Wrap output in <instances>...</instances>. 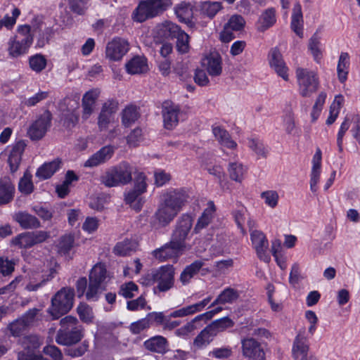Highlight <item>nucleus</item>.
Returning <instances> with one entry per match:
<instances>
[{"label":"nucleus","mask_w":360,"mask_h":360,"mask_svg":"<svg viewBox=\"0 0 360 360\" xmlns=\"http://www.w3.org/2000/svg\"><path fill=\"white\" fill-rule=\"evenodd\" d=\"M15 193V186L8 178L0 179V205H5L10 202Z\"/></svg>","instance_id":"31"},{"label":"nucleus","mask_w":360,"mask_h":360,"mask_svg":"<svg viewBox=\"0 0 360 360\" xmlns=\"http://www.w3.org/2000/svg\"><path fill=\"white\" fill-rule=\"evenodd\" d=\"M203 319V315H198L187 322L185 325L175 330V335L181 338L186 339L193 335L197 329L196 323Z\"/></svg>","instance_id":"40"},{"label":"nucleus","mask_w":360,"mask_h":360,"mask_svg":"<svg viewBox=\"0 0 360 360\" xmlns=\"http://www.w3.org/2000/svg\"><path fill=\"white\" fill-rule=\"evenodd\" d=\"M291 28L297 36L301 38L303 37V17L302 7L299 3L295 4L293 7Z\"/></svg>","instance_id":"34"},{"label":"nucleus","mask_w":360,"mask_h":360,"mask_svg":"<svg viewBox=\"0 0 360 360\" xmlns=\"http://www.w3.org/2000/svg\"><path fill=\"white\" fill-rule=\"evenodd\" d=\"M75 243L74 236L66 234L63 236L59 242L58 248L60 252L68 253L73 247Z\"/></svg>","instance_id":"64"},{"label":"nucleus","mask_w":360,"mask_h":360,"mask_svg":"<svg viewBox=\"0 0 360 360\" xmlns=\"http://www.w3.org/2000/svg\"><path fill=\"white\" fill-rule=\"evenodd\" d=\"M129 50V44L127 39L115 37L107 44L105 57L110 60L117 61L121 60Z\"/></svg>","instance_id":"8"},{"label":"nucleus","mask_w":360,"mask_h":360,"mask_svg":"<svg viewBox=\"0 0 360 360\" xmlns=\"http://www.w3.org/2000/svg\"><path fill=\"white\" fill-rule=\"evenodd\" d=\"M155 15H157V13L147 0L146 1L141 3L134 11L133 19L135 21L141 22Z\"/></svg>","instance_id":"33"},{"label":"nucleus","mask_w":360,"mask_h":360,"mask_svg":"<svg viewBox=\"0 0 360 360\" xmlns=\"http://www.w3.org/2000/svg\"><path fill=\"white\" fill-rule=\"evenodd\" d=\"M141 195L142 193L131 189L124 193V201L134 210L140 211L145 202Z\"/></svg>","instance_id":"38"},{"label":"nucleus","mask_w":360,"mask_h":360,"mask_svg":"<svg viewBox=\"0 0 360 360\" xmlns=\"http://www.w3.org/2000/svg\"><path fill=\"white\" fill-rule=\"evenodd\" d=\"M184 250L183 245L176 243V241L171 240L169 243L153 250L152 255L158 261L164 262L169 259H176Z\"/></svg>","instance_id":"10"},{"label":"nucleus","mask_w":360,"mask_h":360,"mask_svg":"<svg viewBox=\"0 0 360 360\" xmlns=\"http://www.w3.org/2000/svg\"><path fill=\"white\" fill-rule=\"evenodd\" d=\"M344 102L345 98L342 95L338 94L335 96L334 101L330 106L329 116L326 120L327 124L330 125L336 120Z\"/></svg>","instance_id":"45"},{"label":"nucleus","mask_w":360,"mask_h":360,"mask_svg":"<svg viewBox=\"0 0 360 360\" xmlns=\"http://www.w3.org/2000/svg\"><path fill=\"white\" fill-rule=\"evenodd\" d=\"M127 72L131 75L146 72L148 70L147 59L145 57L136 56L125 64Z\"/></svg>","instance_id":"29"},{"label":"nucleus","mask_w":360,"mask_h":360,"mask_svg":"<svg viewBox=\"0 0 360 360\" xmlns=\"http://www.w3.org/2000/svg\"><path fill=\"white\" fill-rule=\"evenodd\" d=\"M18 342L24 350L34 352L42 344V340L36 335H29L20 338Z\"/></svg>","instance_id":"46"},{"label":"nucleus","mask_w":360,"mask_h":360,"mask_svg":"<svg viewBox=\"0 0 360 360\" xmlns=\"http://www.w3.org/2000/svg\"><path fill=\"white\" fill-rule=\"evenodd\" d=\"M216 336L214 330L209 325L206 326L195 338L193 340V347L196 349H202L207 346Z\"/></svg>","instance_id":"32"},{"label":"nucleus","mask_w":360,"mask_h":360,"mask_svg":"<svg viewBox=\"0 0 360 360\" xmlns=\"http://www.w3.org/2000/svg\"><path fill=\"white\" fill-rule=\"evenodd\" d=\"M228 172L231 179L240 183L244 179L247 168L242 163L234 162L229 165Z\"/></svg>","instance_id":"43"},{"label":"nucleus","mask_w":360,"mask_h":360,"mask_svg":"<svg viewBox=\"0 0 360 360\" xmlns=\"http://www.w3.org/2000/svg\"><path fill=\"white\" fill-rule=\"evenodd\" d=\"M77 314L80 319L86 323H90L94 320L92 309L85 303H80L77 308Z\"/></svg>","instance_id":"58"},{"label":"nucleus","mask_w":360,"mask_h":360,"mask_svg":"<svg viewBox=\"0 0 360 360\" xmlns=\"http://www.w3.org/2000/svg\"><path fill=\"white\" fill-rule=\"evenodd\" d=\"M215 211L216 207L214 202L209 201L207 204V207L204 210L197 221L194 228V232L198 233L200 230L208 226L214 217Z\"/></svg>","instance_id":"30"},{"label":"nucleus","mask_w":360,"mask_h":360,"mask_svg":"<svg viewBox=\"0 0 360 360\" xmlns=\"http://www.w3.org/2000/svg\"><path fill=\"white\" fill-rule=\"evenodd\" d=\"M176 49L181 53H186L189 50L188 35L184 31L179 32L176 37Z\"/></svg>","instance_id":"63"},{"label":"nucleus","mask_w":360,"mask_h":360,"mask_svg":"<svg viewBox=\"0 0 360 360\" xmlns=\"http://www.w3.org/2000/svg\"><path fill=\"white\" fill-rule=\"evenodd\" d=\"M202 266L203 262L200 260H196L191 264L187 266L181 274V282L184 285L188 284L191 278L198 274Z\"/></svg>","instance_id":"42"},{"label":"nucleus","mask_w":360,"mask_h":360,"mask_svg":"<svg viewBox=\"0 0 360 360\" xmlns=\"http://www.w3.org/2000/svg\"><path fill=\"white\" fill-rule=\"evenodd\" d=\"M100 94L98 89H93L86 92L82 97V118L88 119L93 113L95 103Z\"/></svg>","instance_id":"23"},{"label":"nucleus","mask_w":360,"mask_h":360,"mask_svg":"<svg viewBox=\"0 0 360 360\" xmlns=\"http://www.w3.org/2000/svg\"><path fill=\"white\" fill-rule=\"evenodd\" d=\"M309 350L307 338L304 334L298 333L295 338L292 353L295 360H305Z\"/></svg>","instance_id":"24"},{"label":"nucleus","mask_w":360,"mask_h":360,"mask_svg":"<svg viewBox=\"0 0 360 360\" xmlns=\"http://www.w3.org/2000/svg\"><path fill=\"white\" fill-rule=\"evenodd\" d=\"M115 149L111 146H106L93 154L84 163L85 167H94L105 162L110 160L114 153Z\"/></svg>","instance_id":"21"},{"label":"nucleus","mask_w":360,"mask_h":360,"mask_svg":"<svg viewBox=\"0 0 360 360\" xmlns=\"http://www.w3.org/2000/svg\"><path fill=\"white\" fill-rule=\"evenodd\" d=\"M188 191L174 188L162 195L158 208L151 219V226L155 229L166 227L176 218L183 207L188 202Z\"/></svg>","instance_id":"1"},{"label":"nucleus","mask_w":360,"mask_h":360,"mask_svg":"<svg viewBox=\"0 0 360 360\" xmlns=\"http://www.w3.org/2000/svg\"><path fill=\"white\" fill-rule=\"evenodd\" d=\"M242 354L250 360H265V352L259 342L252 338H244L241 341Z\"/></svg>","instance_id":"13"},{"label":"nucleus","mask_w":360,"mask_h":360,"mask_svg":"<svg viewBox=\"0 0 360 360\" xmlns=\"http://www.w3.org/2000/svg\"><path fill=\"white\" fill-rule=\"evenodd\" d=\"M138 246L136 241L133 240H124L117 243L113 249L115 255L119 256H125L131 252L134 251Z\"/></svg>","instance_id":"48"},{"label":"nucleus","mask_w":360,"mask_h":360,"mask_svg":"<svg viewBox=\"0 0 360 360\" xmlns=\"http://www.w3.org/2000/svg\"><path fill=\"white\" fill-rule=\"evenodd\" d=\"M180 110L179 105L171 101L163 103L162 113L165 128L171 130L177 126L179 121Z\"/></svg>","instance_id":"14"},{"label":"nucleus","mask_w":360,"mask_h":360,"mask_svg":"<svg viewBox=\"0 0 360 360\" xmlns=\"http://www.w3.org/2000/svg\"><path fill=\"white\" fill-rule=\"evenodd\" d=\"M82 329L75 328L70 330L68 332L58 331L56 342L60 345H69L75 344L82 338Z\"/></svg>","instance_id":"27"},{"label":"nucleus","mask_w":360,"mask_h":360,"mask_svg":"<svg viewBox=\"0 0 360 360\" xmlns=\"http://www.w3.org/2000/svg\"><path fill=\"white\" fill-rule=\"evenodd\" d=\"M201 65L211 77L219 76L222 72V59L217 52L205 55L201 59Z\"/></svg>","instance_id":"17"},{"label":"nucleus","mask_w":360,"mask_h":360,"mask_svg":"<svg viewBox=\"0 0 360 360\" xmlns=\"http://www.w3.org/2000/svg\"><path fill=\"white\" fill-rule=\"evenodd\" d=\"M261 199L264 201L265 205L270 208H275L279 200V195L276 191L268 190L261 193Z\"/></svg>","instance_id":"55"},{"label":"nucleus","mask_w":360,"mask_h":360,"mask_svg":"<svg viewBox=\"0 0 360 360\" xmlns=\"http://www.w3.org/2000/svg\"><path fill=\"white\" fill-rule=\"evenodd\" d=\"M133 167L127 162L110 167L101 176V181L107 187L129 184L132 181Z\"/></svg>","instance_id":"3"},{"label":"nucleus","mask_w":360,"mask_h":360,"mask_svg":"<svg viewBox=\"0 0 360 360\" xmlns=\"http://www.w3.org/2000/svg\"><path fill=\"white\" fill-rule=\"evenodd\" d=\"M250 238L258 257L266 263L269 262L271 257L268 254L269 242L265 235L260 231L255 230L251 232Z\"/></svg>","instance_id":"15"},{"label":"nucleus","mask_w":360,"mask_h":360,"mask_svg":"<svg viewBox=\"0 0 360 360\" xmlns=\"http://www.w3.org/2000/svg\"><path fill=\"white\" fill-rule=\"evenodd\" d=\"M212 133L215 139L219 144L226 148L235 149L237 143L231 139L229 132L220 126H213Z\"/></svg>","instance_id":"28"},{"label":"nucleus","mask_w":360,"mask_h":360,"mask_svg":"<svg viewBox=\"0 0 360 360\" xmlns=\"http://www.w3.org/2000/svg\"><path fill=\"white\" fill-rule=\"evenodd\" d=\"M174 269L172 265L162 266L154 271L155 283L160 291L169 290L174 284Z\"/></svg>","instance_id":"11"},{"label":"nucleus","mask_w":360,"mask_h":360,"mask_svg":"<svg viewBox=\"0 0 360 360\" xmlns=\"http://www.w3.org/2000/svg\"><path fill=\"white\" fill-rule=\"evenodd\" d=\"M211 300V297H207L198 303L182 307L184 316L201 311L210 303Z\"/></svg>","instance_id":"56"},{"label":"nucleus","mask_w":360,"mask_h":360,"mask_svg":"<svg viewBox=\"0 0 360 360\" xmlns=\"http://www.w3.org/2000/svg\"><path fill=\"white\" fill-rule=\"evenodd\" d=\"M29 65L32 70L39 73L46 68L47 60L43 55L35 54L30 57Z\"/></svg>","instance_id":"53"},{"label":"nucleus","mask_w":360,"mask_h":360,"mask_svg":"<svg viewBox=\"0 0 360 360\" xmlns=\"http://www.w3.org/2000/svg\"><path fill=\"white\" fill-rule=\"evenodd\" d=\"M117 109L118 103L116 101L110 100L104 103L98 120V125L101 130L107 129L109 124L114 121Z\"/></svg>","instance_id":"18"},{"label":"nucleus","mask_w":360,"mask_h":360,"mask_svg":"<svg viewBox=\"0 0 360 360\" xmlns=\"http://www.w3.org/2000/svg\"><path fill=\"white\" fill-rule=\"evenodd\" d=\"M175 13L180 21L189 26L193 25V9L189 4L181 2L176 5L174 8Z\"/></svg>","instance_id":"36"},{"label":"nucleus","mask_w":360,"mask_h":360,"mask_svg":"<svg viewBox=\"0 0 360 360\" xmlns=\"http://www.w3.org/2000/svg\"><path fill=\"white\" fill-rule=\"evenodd\" d=\"M56 262L54 260L50 261L49 265L47 266V269L44 268L41 270L43 274L41 276L40 281L31 280L27 285L26 289L29 291H36L44 285L48 281L54 276V274L56 273Z\"/></svg>","instance_id":"22"},{"label":"nucleus","mask_w":360,"mask_h":360,"mask_svg":"<svg viewBox=\"0 0 360 360\" xmlns=\"http://www.w3.org/2000/svg\"><path fill=\"white\" fill-rule=\"evenodd\" d=\"M223 8L222 4L218 1H203L200 5V12L210 18H214L216 14Z\"/></svg>","instance_id":"47"},{"label":"nucleus","mask_w":360,"mask_h":360,"mask_svg":"<svg viewBox=\"0 0 360 360\" xmlns=\"http://www.w3.org/2000/svg\"><path fill=\"white\" fill-rule=\"evenodd\" d=\"M13 218L25 229H37L41 226L39 219L26 212H18L13 215Z\"/></svg>","instance_id":"26"},{"label":"nucleus","mask_w":360,"mask_h":360,"mask_svg":"<svg viewBox=\"0 0 360 360\" xmlns=\"http://www.w3.org/2000/svg\"><path fill=\"white\" fill-rule=\"evenodd\" d=\"M60 165L61 162L58 159L46 162L38 168L36 176L40 179H47L59 169Z\"/></svg>","instance_id":"35"},{"label":"nucleus","mask_w":360,"mask_h":360,"mask_svg":"<svg viewBox=\"0 0 360 360\" xmlns=\"http://www.w3.org/2000/svg\"><path fill=\"white\" fill-rule=\"evenodd\" d=\"M107 277V271L105 265L101 263H98L92 268L89 274V279L103 285Z\"/></svg>","instance_id":"49"},{"label":"nucleus","mask_w":360,"mask_h":360,"mask_svg":"<svg viewBox=\"0 0 360 360\" xmlns=\"http://www.w3.org/2000/svg\"><path fill=\"white\" fill-rule=\"evenodd\" d=\"M34 39V34L30 25L18 27L17 33L11 36L6 44V51L11 59H18L27 55Z\"/></svg>","instance_id":"2"},{"label":"nucleus","mask_w":360,"mask_h":360,"mask_svg":"<svg viewBox=\"0 0 360 360\" xmlns=\"http://www.w3.org/2000/svg\"><path fill=\"white\" fill-rule=\"evenodd\" d=\"M326 98L327 94L325 91H321L318 94L311 112L312 121H316L319 117Z\"/></svg>","instance_id":"54"},{"label":"nucleus","mask_w":360,"mask_h":360,"mask_svg":"<svg viewBox=\"0 0 360 360\" xmlns=\"http://www.w3.org/2000/svg\"><path fill=\"white\" fill-rule=\"evenodd\" d=\"M295 78L300 96L304 98L311 97L320 86L317 72L303 67L295 69Z\"/></svg>","instance_id":"4"},{"label":"nucleus","mask_w":360,"mask_h":360,"mask_svg":"<svg viewBox=\"0 0 360 360\" xmlns=\"http://www.w3.org/2000/svg\"><path fill=\"white\" fill-rule=\"evenodd\" d=\"M276 22V11L271 7L264 9L259 15L257 22L256 28L257 31L264 32L272 27Z\"/></svg>","instance_id":"20"},{"label":"nucleus","mask_w":360,"mask_h":360,"mask_svg":"<svg viewBox=\"0 0 360 360\" xmlns=\"http://www.w3.org/2000/svg\"><path fill=\"white\" fill-rule=\"evenodd\" d=\"M74 290L70 288H63L51 299V305L48 313L53 319L60 318L68 313L73 306Z\"/></svg>","instance_id":"5"},{"label":"nucleus","mask_w":360,"mask_h":360,"mask_svg":"<svg viewBox=\"0 0 360 360\" xmlns=\"http://www.w3.org/2000/svg\"><path fill=\"white\" fill-rule=\"evenodd\" d=\"M26 144L23 141L16 142L10 152L8 162L12 172H15L20 163L21 155L25 148Z\"/></svg>","instance_id":"25"},{"label":"nucleus","mask_w":360,"mask_h":360,"mask_svg":"<svg viewBox=\"0 0 360 360\" xmlns=\"http://www.w3.org/2000/svg\"><path fill=\"white\" fill-rule=\"evenodd\" d=\"M146 180L147 177L143 172H139L136 173V176L134 179V187L132 189L143 194L147 191L148 184Z\"/></svg>","instance_id":"59"},{"label":"nucleus","mask_w":360,"mask_h":360,"mask_svg":"<svg viewBox=\"0 0 360 360\" xmlns=\"http://www.w3.org/2000/svg\"><path fill=\"white\" fill-rule=\"evenodd\" d=\"M239 297V293L237 290L227 288L224 289L212 303L211 306H215L218 304H231L238 300Z\"/></svg>","instance_id":"39"},{"label":"nucleus","mask_w":360,"mask_h":360,"mask_svg":"<svg viewBox=\"0 0 360 360\" xmlns=\"http://www.w3.org/2000/svg\"><path fill=\"white\" fill-rule=\"evenodd\" d=\"M349 64V54L345 52L341 53L337 65L338 77L341 83H344L347 79Z\"/></svg>","instance_id":"37"},{"label":"nucleus","mask_w":360,"mask_h":360,"mask_svg":"<svg viewBox=\"0 0 360 360\" xmlns=\"http://www.w3.org/2000/svg\"><path fill=\"white\" fill-rule=\"evenodd\" d=\"M309 49L314 60L319 63L323 58V48L321 43V38L317 34H314L309 39Z\"/></svg>","instance_id":"44"},{"label":"nucleus","mask_w":360,"mask_h":360,"mask_svg":"<svg viewBox=\"0 0 360 360\" xmlns=\"http://www.w3.org/2000/svg\"><path fill=\"white\" fill-rule=\"evenodd\" d=\"M11 243L20 248H30L34 245L31 232H25L14 237Z\"/></svg>","instance_id":"51"},{"label":"nucleus","mask_w":360,"mask_h":360,"mask_svg":"<svg viewBox=\"0 0 360 360\" xmlns=\"http://www.w3.org/2000/svg\"><path fill=\"white\" fill-rule=\"evenodd\" d=\"M269 64L271 69L285 81L289 80V69L285 63L283 56L276 47L270 50L268 55Z\"/></svg>","instance_id":"12"},{"label":"nucleus","mask_w":360,"mask_h":360,"mask_svg":"<svg viewBox=\"0 0 360 360\" xmlns=\"http://www.w3.org/2000/svg\"><path fill=\"white\" fill-rule=\"evenodd\" d=\"M248 145L259 158H265L266 156L268 150L259 140L253 138L250 139H248Z\"/></svg>","instance_id":"61"},{"label":"nucleus","mask_w":360,"mask_h":360,"mask_svg":"<svg viewBox=\"0 0 360 360\" xmlns=\"http://www.w3.org/2000/svg\"><path fill=\"white\" fill-rule=\"evenodd\" d=\"M76 288L78 297H80L85 294L86 298L89 301L98 300L100 295L104 290L103 285L91 280H89L87 285V280L84 277L78 279Z\"/></svg>","instance_id":"7"},{"label":"nucleus","mask_w":360,"mask_h":360,"mask_svg":"<svg viewBox=\"0 0 360 360\" xmlns=\"http://www.w3.org/2000/svg\"><path fill=\"white\" fill-rule=\"evenodd\" d=\"M51 115L45 111L30 127L27 134L32 140H39L44 136L51 126Z\"/></svg>","instance_id":"9"},{"label":"nucleus","mask_w":360,"mask_h":360,"mask_svg":"<svg viewBox=\"0 0 360 360\" xmlns=\"http://www.w3.org/2000/svg\"><path fill=\"white\" fill-rule=\"evenodd\" d=\"M224 25L233 31H240L245 25V20L242 15L235 14L231 16Z\"/></svg>","instance_id":"60"},{"label":"nucleus","mask_w":360,"mask_h":360,"mask_svg":"<svg viewBox=\"0 0 360 360\" xmlns=\"http://www.w3.org/2000/svg\"><path fill=\"white\" fill-rule=\"evenodd\" d=\"M39 310L33 308L28 310L21 317L9 323L7 326V330L13 337H20L22 333L37 321V317Z\"/></svg>","instance_id":"6"},{"label":"nucleus","mask_w":360,"mask_h":360,"mask_svg":"<svg viewBox=\"0 0 360 360\" xmlns=\"http://www.w3.org/2000/svg\"><path fill=\"white\" fill-rule=\"evenodd\" d=\"M167 340L160 335L155 336L144 342L145 347L152 352L162 353L167 349Z\"/></svg>","instance_id":"41"},{"label":"nucleus","mask_w":360,"mask_h":360,"mask_svg":"<svg viewBox=\"0 0 360 360\" xmlns=\"http://www.w3.org/2000/svg\"><path fill=\"white\" fill-rule=\"evenodd\" d=\"M139 113L137 108L134 105H129L125 107L122 112V122L125 127L130 126L132 123L138 120Z\"/></svg>","instance_id":"50"},{"label":"nucleus","mask_w":360,"mask_h":360,"mask_svg":"<svg viewBox=\"0 0 360 360\" xmlns=\"http://www.w3.org/2000/svg\"><path fill=\"white\" fill-rule=\"evenodd\" d=\"M193 225V219L191 216L184 214L181 217L176 224V228L173 233L172 240L184 245V249L189 248L185 243L188 233Z\"/></svg>","instance_id":"16"},{"label":"nucleus","mask_w":360,"mask_h":360,"mask_svg":"<svg viewBox=\"0 0 360 360\" xmlns=\"http://www.w3.org/2000/svg\"><path fill=\"white\" fill-rule=\"evenodd\" d=\"M233 325L234 323L231 319L229 317H224L214 321L210 326L212 328L213 330H214L217 335L219 332L231 328L233 326Z\"/></svg>","instance_id":"62"},{"label":"nucleus","mask_w":360,"mask_h":360,"mask_svg":"<svg viewBox=\"0 0 360 360\" xmlns=\"http://www.w3.org/2000/svg\"><path fill=\"white\" fill-rule=\"evenodd\" d=\"M282 126L288 134H294L297 131L294 115L287 112L282 116Z\"/></svg>","instance_id":"57"},{"label":"nucleus","mask_w":360,"mask_h":360,"mask_svg":"<svg viewBox=\"0 0 360 360\" xmlns=\"http://www.w3.org/2000/svg\"><path fill=\"white\" fill-rule=\"evenodd\" d=\"M321 161L322 153L320 148H317L311 160L309 180L310 190L314 194H316L317 193L318 184L321 179Z\"/></svg>","instance_id":"19"},{"label":"nucleus","mask_w":360,"mask_h":360,"mask_svg":"<svg viewBox=\"0 0 360 360\" xmlns=\"http://www.w3.org/2000/svg\"><path fill=\"white\" fill-rule=\"evenodd\" d=\"M32 174L30 172L26 171L24 175L20 178L18 183V190L25 195H29L34 191V186L32 181Z\"/></svg>","instance_id":"52"}]
</instances>
